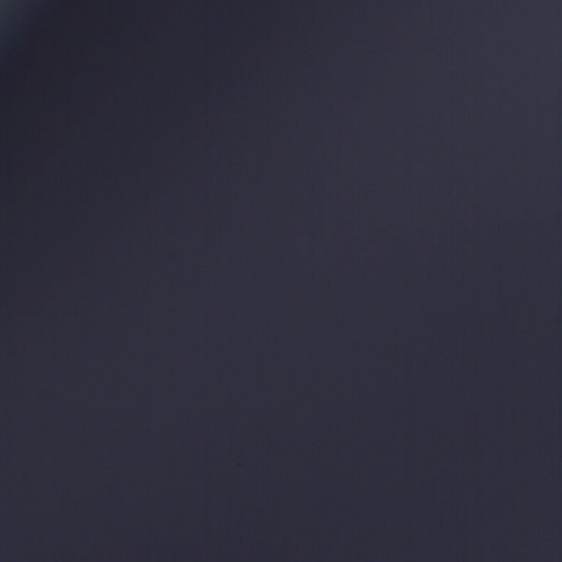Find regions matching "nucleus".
Instances as JSON below:
<instances>
[{"label":"nucleus","instance_id":"obj_1","mask_svg":"<svg viewBox=\"0 0 562 562\" xmlns=\"http://www.w3.org/2000/svg\"><path fill=\"white\" fill-rule=\"evenodd\" d=\"M4 76V69L2 67V65H0V78H2Z\"/></svg>","mask_w":562,"mask_h":562}]
</instances>
